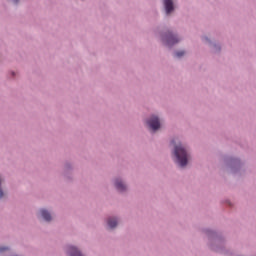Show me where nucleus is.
<instances>
[{"instance_id":"obj_9","label":"nucleus","mask_w":256,"mask_h":256,"mask_svg":"<svg viewBox=\"0 0 256 256\" xmlns=\"http://www.w3.org/2000/svg\"><path fill=\"white\" fill-rule=\"evenodd\" d=\"M9 248L7 247H0V253H3V251H7Z\"/></svg>"},{"instance_id":"obj_10","label":"nucleus","mask_w":256,"mask_h":256,"mask_svg":"<svg viewBox=\"0 0 256 256\" xmlns=\"http://www.w3.org/2000/svg\"><path fill=\"white\" fill-rule=\"evenodd\" d=\"M15 1V3H17V1H19V0H14Z\"/></svg>"},{"instance_id":"obj_6","label":"nucleus","mask_w":256,"mask_h":256,"mask_svg":"<svg viewBox=\"0 0 256 256\" xmlns=\"http://www.w3.org/2000/svg\"><path fill=\"white\" fill-rule=\"evenodd\" d=\"M40 213H41V215H42V217H43L44 220H46V221H51V214L49 213V211H47V210H45V209H42V210L40 211Z\"/></svg>"},{"instance_id":"obj_8","label":"nucleus","mask_w":256,"mask_h":256,"mask_svg":"<svg viewBox=\"0 0 256 256\" xmlns=\"http://www.w3.org/2000/svg\"><path fill=\"white\" fill-rule=\"evenodd\" d=\"M183 55H185V51L176 52V57H183Z\"/></svg>"},{"instance_id":"obj_3","label":"nucleus","mask_w":256,"mask_h":256,"mask_svg":"<svg viewBox=\"0 0 256 256\" xmlns=\"http://www.w3.org/2000/svg\"><path fill=\"white\" fill-rule=\"evenodd\" d=\"M164 41L168 47H171V45H175V43H179V39L175 37L172 33H168V35L164 38Z\"/></svg>"},{"instance_id":"obj_5","label":"nucleus","mask_w":256,"mask_h":256,"mask_svg":"<svg viewBox=\"0 0 256 256\" xmlns=\"http://www.w3.org/2000/svg\"><path fill=\"white\" fill-rule=\"evenodd\" d=\"M115 187L118 191H125L127 189V186L121 180H116Z\"/></svg>"},{"instance_id":"obj_4","label":"nucleus","mask_w":256,"mask_h":256,"mask_svg":"<svg viewBox=\"0 0 256 256\" xmlns=\"http://www.w3.org/2000/svg\"><path fill=\"white\" fill-rule=\"evenodd\" d=\"M164 7L166 9L167 15H169V13H171V11L174 9L173 0H164Z\"/></svg>"},{"instance_id":"obj_2","label":"nucleus","mask_w":256,"mask_h":256,"mask_svg":"<svg viewBox=\"0 0 256 256\" xmlns=\"http://www.w3.org/2000/svg\"><path fill=\"white\" fill-rule=\"evenodd\" d=\"M147 125L152 131H157L161 127V122H159V118L157 116H152L148 121Z\"/></svg>"},{"instance_id":"obj_1","label":"nucleus","mask_w":256,"mask_h":256,"mask_svg":"<svg viewBox=\"0 0 256 256\" xmlns=\"http://www.w3.org/2000/svg\"><path fill=\"white\" fill-rule=\"evenodd\" d=\"M174 155L180 167H185L187 165V162L189 161V154L183 145L178 144L175 146Z\"/></svg>"},{"instance_id":"obj_7","label":"nucleus","mask_w":256,"mask_h":256,"mask_svg":"<svg viewBox=\"0 0 256 256\" xmlns=\"http://www.w3.org/2000/svg\"><path fill=\"white\" fill-rule=\"evenodd\" d=\"M108 227H110V229H115V227H117V219L109 218L108 219Z\"/></svg>"}]
</instances>
